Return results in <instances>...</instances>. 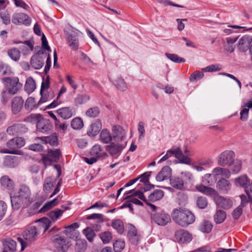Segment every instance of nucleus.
<instances>
[{"mask_svg":"<svg viewBox=\"0 0 252 252\" xmlns=\"http://www.w3.org/2000/svg\"><path fill=\"white\" fill-rule=\"evenodd\" d=\"M192 239V235L189 231L183 229H180L175 233L174 240L180 243L189 242Z\"/></svg>","mask_w":252,"mask_h":252,"instance_id":"6e6552de","label":"nucleus"},{"mask_svg":"<svg viewBox=\"0 0 252 252\" xmlns=\"http://www.w3.org/2000/svg\"><path fill=\"white\" fill-rule=\"evenodd\" d=\"M242 213V207L239 206L232 212V216L235 220H237Z\"/></svg>","mask_w":252,"mask_h":252,"instance_id":"774afa93","label":"nucleus"},{"mask_svg":"<svg viewBox=\"0 0 252 252\" xmlns=\"http://www.w3.org/2000/svg\"><path fill=\"white\" fill-rule=\"evenodd\" d=\"M115 85L121 91H125L127 88L126 84L121 76H118L115 81Z\"/></svg>","mask_w":252,"mask_h":252,"instance_id":"ea45409f","label":"nucleus"},{"mask_svg":"<svg viewBox=\"0 0 252 252\" xmlns=\"http://www.w3.org/2000/svg\"><path fill=\"white\" fill-rule=\"evenodd\" d=\"M213 227V225L208 220H204L201 222L199 226V229L204 233H209Z\"/></svg>","mask_w":252,"mask_h":252,"instance_id":"c9c22d12","label":"nucleus"},{"mask_svg":"<svg viewBox=\"0 0 252 252\" xmlns=\"http://www.w3.org/2000/svg\"><path fill=\"white\" fill-rule=\"evenodd\" d=\"M152 219L155 223L161 226H165L171 221L170 215L164 211L155 213L152 215Z\"/></svg>","mask_w":252,"mask_h":252,"instance_id":"423d86ee","label":"nucleus"},{"mask_svg":"<svg viewBox=\"0 0 252 252\" xmlns=\"http://www.w3.org/2000/svg\"><path fill=\"white\" fill-rule=\"evenodd\" d=\"M4 249L14 252L16 251L17 243L11 238H6L2 240Z\"/></svg>","mask_w":252,"mask_h":252,"instance_id":"a878e982","label":"nucleus"},{"mask_svg":"<svg viewBox=\"0 0 252 252\" xmlns=\"http://www.w3.org/2000/svg\"><path fill=\"white\" fill-rule=\"evenodd\" d=\"M7 210V205L3 201L0 200V220H1L4 216Z\"/></svg>","mask_w":252,"mask_h":252,"instance_id":"0e129e2a","label":"nucleus"},{"mask_svg":"<svg viewBox=\"0 0 252 252\" xmlns=\"http://www.w3.org/2000/svg\"><path fill=\"white\" fill-rule=\"evenodd\" d=\"M58 203L57 199L55 198L53 200L46 203L44 206L38 211L39 213H42L47 211L51 208L57 205Z\"/></svg>","mask_w":252,"mask_h":252,"instance_id":"a18cd8bd","label":"nucleus"},{"mask_svg":"<svg viewBox=\"0 0 252 252\" xmlns=\"http://www.w3.org/2000/svg\"><path fill=\"white\" fill-rule=\"evenodd\" d=\"M16 194L26 201L31 202L30 200L31 190L28 186L26 185L21 186L18 192Z\"/></svg>","mask_w":252,"mask_h":252,"instance_id":"4be33fe9","label":"nucleus"},{"mask_svg":"<svg viewBox=\"0 0 252 252\" xmlns=\"http://www.w3.org/2000/svg\"><path fill=\"white\" fill-rule=\"evenodd\" d=\"M213 173L216 176L221 175L226 178H229L230 176V171L222 167H216L213 170Z\"/></svg>","mask_w":252,"mask_h":252,"instance_id":"58836bf2","label":"nucleus"},{"mask_svg":"<svg viewBox=\"0 0 252 252\" xmlns=\"http://www.w3.org/2000/svg\"><path fill=\"white\" fill-rule=\"evenodd\" d=\"M35 140H41L45 142V143H49L51 145L56 146L58 145V137L55 134L51 135L42 138L36 137Z\"/></svg>","mask_w":252,"mask_h":252,"instance_id":"7c9ffc66","label":"nucleus"},{"mask_svg":"<svg viewBox=\"0 0 252 252\" xmlns=\"http://www.w3.org/2000/svg\"><path fill=\"white\" fill-rule=\"evenodd\" d=\"M99 237L104 244L109 243L112 238L111 233L108 231L101 233L99 234Z\"/></svg>","mask_w":252,"mask_h":252,"instance_id":"bf43d9fd","label":"nucleus"},{"mask_svg":"<svg viewBox=\"0 0 252 252\" xmlns=\"http://www.w3.org/2000/svg\"><path fill=\"white\" fill-rule=\"evenodd\" d=\"M68 209V207L65 205H62L61 209H56L53 211L49 212L48 216L53 220H57L64 212V211Z\"/></svg>","mask_w":252,"mask_h":252,"instance_id":"b1692460","label":"nucleus"},{"mask_svg":"<svg viewBox=\"0 0 252 252\" xmlns=\"http://www.w3.org/2000/svg\"><path fill=\"white\" fill-rule=\"evenodd\" d=\"M25 144V140L23 137H15L8 141L6 143L7 146L10 150L5 149L0 151V152L5 154L22 155V152L20 150H16V149L22 147Z\"/></svg>","mask_w":252,"mask_h":252,"instance_id":"7ed1b4c3","label":"nucleus"},{"mask_svg":"<svg viewBox=\"0 0 252 252\" xmlns=\"http://www.w3.org/2000/svg\"><path fill=\"white\" fill-rule=\"evenodd\" d=\"M10 198L12 207L15 210H18L21 208H26L31 203V202L26 201L16 194L13 196L11 195Z\"/></svg>","mask_w":252,"mask_h":252,"instance_id":"9b49d317","label":"nucleus"},{"mask_svg":"<svg viewBox=\"0 0 252 252\" xmlns=\"http://www.w3.org/2000/svg\"><path fill=\"white\" fill-rule=\"evenodd\" d=\"M0 184L5 188L11 190L13 189L14 183L13 181L7 176H3L0 179Z\"/></svg>","mask_w":252,"mask_h":252,"instance_id":"2f4dec72","label":"nucleus"},{"mask_svg":"<svg viewBox=\"0 0 252 252\" xmlns=\"http://www.w3.org/2000/svg\"><path fill=\"white\" fill-rule=\"evenodd\" d=\"M99 113L100 110L97 107L91 108L86 112V115L89 117H96Z\"/></svg>","mask_w":252,"mask_h":252,"instance_id":"5fc2aeb1","label":"nucleus"},{"mask_svg":"<svg viewBox=\"0 0 252 252\" xmlns=\"http://www.w3.org/2000/svg\"><path fill=\"white\" fill-rule=\"evenodd\" d=\"M89 99V97L87 95H79L75 98V102L76 104L80 105L85 103Z\"/></svg>","mask_w":252,"mask_h":252,"instance_id":"338daca9","label":"nucleus"},{"mask_svg":"<svg viewBox=\"0 0 252 252\" xmlns=\"http://www.w3.org/2000/svg\"><path fill=\"white\" fill-rule=\"evenodd\" d=\"M102 124L100 120H95L90 126L87 131V134L90 136H96L101 129Z\"/></svg>","mask_w":252,"mask_h":252,"instance_id":"aec40b11","label":"nucleus"},{"mask_svg":"<svg viewBox=\"0 0 252 252\" xmlns=\"http://www.w3.org/2000/svg\"><path fill=\"white\" fill-rule=\"evenodd\" d=\"M7 133L12 136L22 135L28 131V128L22 124H16L9 126L6 129Z\"/></svg>","mask_w":252,"mask_h":252,"instance_id":"9d476101","label":"nucleus"},{"mask_svg":"<svg viewBox=\"0 0 252 252\" xmlns=\"http://www.w3.org/2000/svg\"><path fill=\"white\" fill-rule=\"evenodd\" d=\"M127 142L124 144L117 142H112L109 145L106 146V150L112 157H117L119 156L122 150L125 148Z\"/></svg>","mask_w":252,"mask_h":252,"instance_id":"0eeeda50","label":"nucleus"},{"mask_svg":"<svg viewBox=\"0 0 252 252\" xmlns=\"http://www.w3.org/2000/svg\"><path fill=\"white\" fill-rule=\"evenodd\" d=\"M196 204L200 209L205 208L208 204L207 199L205 197H198L196 200Z\"/></svg>","mask_w":252,"mask_h":252,"instance_id":"4d7b16f0","label":"nucleus"},{"mask_svg":"<svg viewBox=\"0 0 252 252\" xmlns=\"http://www.w3.org/2000/svg\"><path fill=\"white\" fill-rule=\"evenodd\" d=\"M45 57L46 55L43 51H39L31 58V62L32 66L36 69L41 68L44 65Z\"/></svg>","mask_w":252,"mask_h":252,"instance_id":"1a4fd4ad","label":"nucleus"},{"mask_svg":"<svg viewBox=\"0 0 252 252\" xmlns=\"http://www.w3.org/2000/svg\"><path fill=\"white\" fill-rule=\"evenodd\" d=\"M36 127L37 130L42 133H48L51 131L53 126L47 119H45L42 117L37 122Z\"/></svg>","mask_w":252,"mask_h":252,"instance_id":"2eb2a0df","label":"nucleus"},{"mask_svg":"<svg viewBox=\"0 0 252 252\" xmlns=\"http://www.w3.org/2000/svg\"><path fill=\"white\" fill-rule=\"evenodd\" d=\"M237 37H227L226 42L224 44V52L225 53H232L235 49V46L233 44L236 41Z\"/></svg>","mask_w":252,"mask_h":252,"instance_id":"cd10ccee","label":"nucleus"},{"mask_svg":"<svg viewBox=\"0 0 252 252\" xmlns=\"http://www.w3.org/2000/svg\"><path fill=\"white\" fill-rule=\"evenodd\" d=\"M1 80L8 93L10 94H15L22 87V84L19 82V78L17 77H4Z\"/></svg>","mask_w":252,"mask_h":252,"instance_id":"39448f33","label":"nucleus"},{"mask_svg":"<svg viewBox=\"0 0 252 252\" xmlns=\"http://www.w3.org/2000/svg\"><path fill=\"white\" fill-rule=\"evenodd\" d=\"M7 54L8 56L15 62L18 61L21 56L20 51L16 48H13L8 50Z\"/></svg>","mask_w":252,"mask_h":252,"instance_id":"4c0bfd02","label":"nucleus"},{"mask_svg":"<svg viewBox=\"0 0 252 252\" xmlns=\"http://www.w3.org/2000/svg\"><path fill=\"white\" fill-rule=\"evenodd\" d=\"M83 233L85 235L86 238L90 241L92 242L94 237L95 236V234L94 230L89 227L83 230Z\"/></svg>","mask_w":252,"mask_h":252,"instance_id":"49530a36","label":"nucleus"},{"mask_svg":"<svg viewBox=\"0 0 252 252\" xmlns=\"http://www.w3.org/2000/svg\"><path fill=\"white\" fill-rule=\"evenodd\" d=\"M67 41L69 46L72 49L74 50H77L79 46L77 31H72L68 32L67 33Z\"/></svg>","mask_w":252,"mask_h":252,"instance_id":"a211bd4d","label":"nucleus"},{"mask_svg":"<svg viewBox=\"0 0 252 252\" xmlns=\"http://www.w3.org/2000/svg\"><path fill=\"white\" fill-rule=\"evenodd\" d=\"M214 200L216 205L224 209H229L232 207L233 202L229 198L217 194L214 197Z\"/></svg>","mask_w":252,"mask_h":252,"instance_id":"ddd939ff","label":"nucleus"},{"mask_svg":"<svg viewBox=\"0 0 252 252\" xmlns=\"http://www.w3.org/2000/svg\"><path fill=\"white\" fill-rule=\"evenodd\" d=\"M24 100L20 96H15L11 100V110L14 114H18L23 106Z\"/></svg>","mask_w":252,"mask_h":252,"instance_id":"6ab92c4d","label":"nucleus"},{"mask_svg":"<svg viewBox=\"0 0 252 252\" xmlns=\"http://www.w3.org/2000/svg\"><path fill=\"white\" fill-rule=\"evenodd\" d=\"M226 218L225 212L221 210H219L214 215V220L217 223H221Z\"/></svg>","mask_w":252,"mask_h":252,"instance_id":"79ce46f5","label":"nucleus"},{"mask_svg":"<svg viewBox=\"0 0 252 252\" xmlns=\"http://www.w3.org/2000/svg\"><path fill=\"white\" fill-rule=\"evenodd\" d=\"M79 225L77 222H74L71 225L65 227V229L64 231V233L67 236H70L75 230V229L78 228Z\"/></svg>","mask_w":252,"mask_h":252,"instance_id":"13d9d810","label":"nucleus"},{"mask_svg":"<svg viewBox=\"0 0 252 252\" xmlns=\"http://www.w3.org/2000/svg\"><path fill=\"white\" fill-rule=\"evenodd\" d=\"M38 221L41 223V227L44 228V232L48 230L51 226V222L50 220L47 218H43L39 220Z\"/></svg>","mask_w":252,"mask_h":252,"instance_id":"052dcab7","label":"nucleus"},{"mask_svg":"<svg viewBox=\"0 0 252 252\" xmlns=\"http://www.w3.org/2000/svg\"><path fill=\"white\" fill-rule=\"evenodd\" d=\"M48 155L50 156L54 162H58L59 159L61 155V152L60 149H57L56 150H49L48 151Z\"/></svg>","mask_w":252,"mask_h":252,"instance_id":"de8ad7c7","label":"nucleus"},{"mask_svg":"<svg viewBox=\"0 0 252 252\" xmlns=\"http://www.w3.org/2000/svg\"><path fill=\"white\" fill-rule=\"evenodd\" d=\"M112 226L120 234H122L124 231L123 222L119 219L113 220L112 223Z\"/></svg>","mask_w":252,"mask_h":252,"instance_id":"a19ab883","label":"nucleus"},{"mask_svg":"<svg viewBox=\"0 0 252 252\" xmlns=\"http://www.w3.org/2000/svg\"><path fill=\"white\" fill-rule=\"evenodd\" d=\"M252 42V36L245 35L241 37L237 43V48L241 52H245L250 49Z\"/></svg>","mask_w":252,"mask_h":252,"instance_id":"f8f14e48","label":"nucleus"},{"mask_svg":"<svg viewBox=\"0 0 252 252\" xmlns=\"http://www.w3.org/2000/svg\"><path fill=\"white\" fill-rule=\"evenodd\" d=\"M125 243L124 241L116 240L113 244L114 250L115 252H121L125 248Z\"/></svg>","mask_w":252,"mask_h":252,"instance_id":"6e6d98bb","label":"nucleus"},{"mask_svg":"<svg viewBox=\"0 0 252 252\" xmlns=\"http://www.w3.org/2000/svg\"><path fill=\"white\" fill-rule=\"evenodd\" d=\"M55 182L53 181L51 177H48L45 179L44 184V190L46 192L50 191L54 186Z\"/></svg>","mask_w":252,"mask_h":252,"instance_id":"3c124183","label":"nucleus"},{"mask_svg":"<svg viewBox=\"0 0 252 252\" xmlns=\"http://www.w3.org/2000/svg\"><path fill=\"white\" fill-rule=\"evenodd\" d=\"M164 192L162 190L157 189L149 195L148 198L150 201L154 202L160 200L162 198Z\"/></svg>","mask_w":252,"mask_h":252,"instance_id":"e433bc0d","label":"nucleus"},{"mask_svg":"<svg viewBox=\"0 0 252 252\" xmlns=\"http://www.w3.org/2000/svg\"><path fill=\"white\" fill-rule=\"evenodd\" d=\"M36 88V85L34 80L31 77H29L26 82L25 90L28 93L33 92Z\"/></svg>","mask_w":252,"mask_h":252,"instance_id":"473e14b6","label":"nucleus"},{"mask_svg":"<svg viewBox=\"0 0 252 252\" xmlns=\"http://www.w3.org/2000/svg\"><path fill=\"white\" fill-rule=\"evenodd\" d=\"M50 87V77L47 76L46 78L43 79V81L41 86L40 94L41 96L40 99L38 102V105L51 100L55 96L54 93L53 91L48 90Z\"/></svg>","mask_w":252,"mask_h":252,"instance_id":"20e7f679","label":"nucleus"},{"mask_svg":"<svg viewBox=\"0 0 252 252\" xmlns=\"http://www.w3.org/2000/svg\"><path fill=\"white\" fill-rule=\"evenodd\" d=\"M216 188L220 193H227L231 189V184L229 181L222 178L217 182Z\"/></svg>","mask_w":252,"mask_h":252,"instance_id":"f3484780","label":"nucleus"},{"mask_svg":"<svg viewBox=\"0 0 252 252\" xmlns=\"http://www.w3.org/2000/svg\"><path fill=\"white\" fill-rule=\"evenodd\" d=\"M171 170L167 166L163 167L156 176L157 181L161 182L171 177Z\"/></svg>","mask_w":252,"mask_h":252,"instance_id":"5701e85b","label":"nucleus"},{"mask_svg":"<svg viewBox=\"0 0 252 252\" xmlns=\"http://www.w3.org/2000/svg\"><path fill=\"white\" fill-rule=\"evenodd\" d=\"M36 106V103L34 98L30 97L26 100L25 107L28 110H32Z\"/></svg>","mask_w":252,"mask_h":252,"instance_id":"603ef678","label":"nucleus"},{"mask_svg":"<svg viewBox=\"0 0 252 252\" xmlns=\"http://www.w3.org/2000/svg\"><path fill=\"white\" fill-rule=\"evenodd\" d=\"M245 191L246 194L248 195V197L245 195H241L240 196V198L241 199V203L240 206L243 207L246 205V204L249 202H250L251 203H252V196H251L249 191H248V187L246 188Z\"/></svg>","mask_w":252,"mask_h":252,"instance_id":"37998d69","label":"nucleus"},{"mask_svg":"<svg viewBox=\"0 0 252 252\" xmlns=\"http://www.w3.org/2000/svg\"><path fill=\"white\" fill-rule=\"evenodd\" d=\"M173 220L182 227H187L195 220V216L189 210L184 208L175 209L172 213Z\"/></svg>","mask_w":252,"mask_h":252,"instance_id":"f257e3e1","label":"nucleus"},{"mask_svg":"<svg viewBox=\"0 0 252 252\" xmlns=\"http://www.w3.org/2000/svg\"><path fill=\"white\" fill-rule=\"evenodd\" d=\"M196 189L198 191L207 195H214L216 196L218 193L217 191L215 189L203 185L196 186Z\"/></svg>","mask_w":252,"mask_h":252,"instance_id":"c756f323","label":"nucleus"},{"mask_svg":"<svg viewBox=\"0 0 252 252\" xmlns=\"http://www.w3.org/2000/svg\"><path fill=\"white\" fill-rule=\"evenodd\" d=\"M87 220H94L95 223H100L103 222V216L100 214H93L87 217Z\"/></svg>","mask_w":252,"mask_h":252,"instance_id":"864d4df0","label":"nucleus"},{"mask_svg":"<svg viewBox=\"0 0 252 252\" xmlns=\"http://www.w3.org/2000/svg\"><path fill=\"white\" fill-rule=\"evenodd\" d=\"M242 110L240 112V119L243 121H246L248 118L249 108H246L245 107L242 106Z\"/></svg>","mask_w":252,"mask_h":252,"instance_id":"e2e57ef3","label":"nucleus"},{"mask_svg":"<svg viewBox=\"0 0 252 252\" xmlns=\"http://www.w3.org/2000/svg\"><path fill=\"white\" fill-rule=\"evenodd\" d=\"M113 138L116 142L119 143L123 141L126 137V132L121 126H114L113 129Z\"/></svg>","mask_w":252,"mask_h":252,"instance_id":"412c9836","label":"nucleus"},{"mask_svg":"<svg viewBox=\"0 0 252 252\" xmlns=\"http://www.w3.org/2000/svg\"><path fill=\"white\" fill-rule=\"evenodd\" d=\"M248 182V177L245 175H242L235 179V184L237 186H243L245 188L248 187L247 186Z\"/></svg>","mask_w":252,"mask_h":252,"instance_id":"09e8293b","label":"nucleus"},{"mask_svg":"<svg viewBox=\"0 0 252 252\" xmlns=\"http://www.w3.org/2000/svg\"><path fill=\"white\" fill-rule=\"evenodd\" d=\"M100 140L104 143H108L112 141L113 136L110 134V132L107 129H103L100 132Z\"/></svg>","mask_w":252,"mask_h":252,"instance_id":"72a5a7b5","label":"nucleus"},{"mask_svg":"<svg viewBox=\"0 0 252 252\" xmlns=\"http://www.w3.org/2000/svg\"><path fill=\"white\" fill-rule=\"evenodd\" d=\"M84 126L83 120L79 117L74 118L71 122V126L74 129H80Z\"/></svg>","mask_w":252,"mask_h":252,"instance_id":"c03bdc74","label":"nucleus"},{"mask_svg":"<svg viewBox=\"0 0 252 252\" xmlns=\"http://www.w3.org/2000/svg\"><path fill=\"white\" fill-rule=\"evenodd\" d=\"M175 157L179 160L180 163L189 164L191 162L190 158L185 156L183 153L181 149L179 147L175 149Z\"/></svg>","mask_w":252,"mask_h":252,"instance_id":"c85d7f7f","label":"nucleus"},{"mask_svg":"<svg viewBox=\"0 0 252 252\" xmlns=\"http://www.w3.org/2000/svg\"><path fill=\"white\" fill-rule=\"evenodd\" d=\"M12 22L16 25H29L31 24V20L29 16L23 13L14 14L12 16Z\"/></svg>","mask_w":252,"mask_h":252,"instance_id":"dca6fc26","label":"nucleus"},{"mask_svg":"<svg viewBox=\"0 0 252 252\" xmlns=\"http://www.w3.org/2000/svg\"><path fill=\"white\" fill-rule=\"evenodd\" d=\"M53 242L55 247L60 252H66L70 246L69 242L63 237H57L54 238Z\"/></svg>","mask_w":252,"mask_h":252,"instance_id":"4468645a","label":"nucleus"},{"mask_svg":"<svg viewBox=\"0 0 252 252\" xmlns=\"http://www.w3.org/2000/svg\"><path fill=\"white\" fill-rule=\"evenodd\" d=\"M165 56L171 61L175 63H184L185 59L179 57L177 55L174 54L165 53Z\"/></svg>","mask_w":252,"mask_h":252,"instance_id":"8fccbe9b","label":"nucleus"},{"mask_svg":"<svg viewBox=\"0 0 252 252\" xmlns=\"http://www.w3.org/2000/svg\"><path fill=\"white\" fill-rule=\"evenodd\" d=\"M86 249V243L81 240H78L76 244V249L78 252H84Z\"/></svg>","mask_w":252,"mask_h":252,"instance_id":"69168bd1","label":"nucleus"},{"mask_svg":"<svg viewBox=\"0 0 252 252\" xmlns=\"http://www.w3.org/2000/svg\"><path fill=\"white\" fill-rule=\"evenodd\" d=\"M170 184L174 188L181 189L184 187V181L179 177H173L170 179Z\"/></svg>","mask_w":252,"mask_h":252,"instance_id":"f704fd0d","label":"nucleus"},{"mask_svg":"<svg viewBox=\"0 0 252 252\" xmlns=\"http://www.w3.org/2000/svg\"><path fill=\"white\" fill-rule=\"evenodd\" d=\"M37 235L36 228L35 226H31L29 227L23 233L24 238L30 241H33L35 239Z\"/></svg>","mask_w":252,"mask_h":252,"instance_id":"bb28decb","label":"nucleus"},{"mask_svg":"<svg viewBox=\"0 0 252 252\" xmlns=\"http://www.w3.org/2000/svg\"><path fill=\"white\" fill-rule=\"evenodd\" d=\"M204 76V73L199 71H195L192 73L189 77L190 81H194L196 80L200 79Z\"/></svg>","mask_w":252,"mask_h":252,"instance_id":"680f3d73","label":"nucleus"},{"mask_svg":"<svg viewBox=\"0 0 252 252\" xmlns=\"http://www.w3.org/2000/svg\"><path fill=\"white\" fill-rule=\"evenodd\" d=\"M218 163L221 166H231L233 165L232 170L237 173L241 169V163L240 161L235 160V154L232 151H225L221 153L218 158Z\"/></svg>","mask_w":252,"mask_h":252,"instance_id":"f03ea898","label":"nucleus"},{"mask_svg":"<svg viewBox=\"0 0 252 252\" xmlns=\"http://www.w3.org/2000/svg\"><path fill=\"white\" fill-rule=\"evenodd\" d=\"M57 113L63 119L70 118L74 113V109L70 107H63L58 109Z\"/></svg>","mask_w":252,"mask_h":252,"instance_id":"393cba45","label":"nucleus"}]
</instances>
